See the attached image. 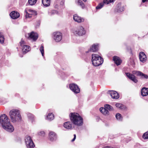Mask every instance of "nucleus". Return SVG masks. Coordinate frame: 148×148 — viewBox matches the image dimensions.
I'll return each mask as SVG.
<instances>
[{
	"mask_svg": "<svg viewBox=\"0 0 148 148\" xmlns=\"http://www.w3.org/2000/svg\"><path fill=\"white\" fill-rule=\"evenodd\" d=\"M0 123L3 129L7 131L12 132L14 128L10 123L9 119L5 114L1 115L0 117Z\"/></svg>",
	"mask_w": 148,
	"mask_h": 148,
	"instance_id": "nucleus-1",
	"label": "nucleus"
},
{
	"mask_svg": "<svg viewBox=\"0 0 148 148\" xmlns=\"http://www.w3.org/2000/svg\"><path fill=\"white\" fill-rule=\"evenodd\" d=\"M70 118L71 122L75 125L80 126L83 124V119L77 113H71L70 114Z\"/></svg>",
	"mask_w": 148,
	"mask_h": 148,
	"instance_id": "nucleus-2",
	"label": "nucleus"
},
{
	"mask_svg": "<svg viewBox=\"0 0 148 148\" xmlns=\"http://www.w3.org/2000/svg\"><path fill=\"white\" fill-rule=\"evenodd\" d=\"M10 115L12 122H16L21 121L22 118L19 110L17 109H13L9 112Z\"/></svg>",
	"mask_w": 148,
	"mask_h": 148,
	"instance_id": "nucleus-3",
	"label": "nucleus"
},
{
	"mask_svg": "<svg viewBox=\"0 0 148 148\" xmlns=\"http://www.w3.org/2000/svg\"><path fill=\"white\" fill-rule=\"evenodd\" d=\"M92 62L94 66H98L102 64L103 59L97 54H92Z\"/></svg>",
	"mask_w": 148,
	"mask_h": 148,
	"instance_id": "nucleus-4",
	"label": "nucleus"
},
{
	"mask_svg": "<svg viewBox=\"0 0 148 148\" xmlns=\"http://www.w3.org/2000/svg\"><path fill=\"white\" fill-rule=\"evenodd\" d=\"M74 34L76 36H82L86 33L85 31L82 26H79L74 29L73 31Z\"/></svg>",
	"mask_w": 148,
	"mask_h": 148,
	"instance_id": "nucleus-5",
	"label": "nucleus"
},
{
	"mask_svg": "<svg viewBox=\"0 0 148 148\" xmlns=\"http://www.w3.org/2000/svg\"><path fill=\"white\" fill-rule=\"evenodd\" d=\"M25 141L27 148H34V147L35 145L30 136H26Z\"/></svg>",
	"mask_w": 148,
	"mask_h": 148,
	"instance_id": "nucleus-6",
	"label": "nucleus"
},
{
	"mask_svg": "<svg viewBox=\"0 0 148 148\" xmlns=\"http://www.w3.org/2000/svg\"><path fill=\"white\" fill-rule=\"evenodd\" d=\"M20 44L21 47H22V50L23 53H25L30 51V47L26 45L25 42L22 39L20 42Z\"/></svg>",
	"mask_w": 148,
	"mask_h": 148,
	"instance_id": "nucleus-7",
	"label": "nucleus"
},
{
	"mask_svg": "<svg viewBox=\"0 0 148 148\" xmlns=\"http://www.w3.org/2000/svg\"><path fill=\"white\" fill-rule=\"evenodd\" d=\"M53 38L56 42H60L62 39V34L59 32H54L53 34Z\"/></svg>",
	"mask_w": 148,
	"mask_h": 148,
	"instance_id": "nucleus-8",
	"label": "nucleus"
},
{
	"mask_svg": "<svg viewBox=\"0 0 148 148\" xmlns=\"http://www.w3.org/2000/svg\"><path fill=\"white\" fill-rule=\"evenodd\" d=\"M70 89L75 93L77 94L79 92L80 90L77 85L75 84H72L69 85Z\"/></svg>",
	"mask_w": 148,
	"mask_h": 148,
	"instance_id": "nucleus-9",
	"label": "nucleus"
},
{
	"mask_svg": "<svg viewBox=\"0 0 148 148\" xmlns=\"http://www.w3.org/2000/svg\"><path fill=\"white\" fill-rule=\"evenodd\" d=\"M28 11L29 13L26 10H25V12L26 13V18H30L32 17V15L35 16L37 14V12L35 10L29 9L28 10Z\"/></svg>",
	"mask_w": 148,
	"mask_h": 148,
	"instance_id": "nucleus-10",
	"label": "nucleus"
},
{
	"mask_svg": "<svg viewBox=\"0 0 148 148\" xmlns=\"http://www.w3.org/2000/svg\"><path fill=\"white\" fill-rule=\"evenodd\" d=\"M28 38L34 41H35L38 38V34L36 33L32 32L28 34Z\"/></svg>",
	"mask_w": 148,
	"mask_h": 148,
	"instance_id": "nucleus-11",
	"label": "nucleus"
},
{
	"mask_svg": "<svg viewBox=\"0 0 148 148\" xmlns=\"http://www.w3.org/2000/svg\"><path fill=\"white\" fill-rule=\"evenodd\" d=\"M133 74L136 75L138 76H140L142 78L148 79V76L143 74L140 71H133L132 72Z\"/></svg>",
	"mask_w": 148,
	"mask_h": 148,
	"instance_id": "nucleus-12",
	"label": "nucleus"
},
{
	"mask_svg": "<svg viewBox=\"0 0 148 148\" xmlns=\"http://www.w3.org/2000/svg\"><path fill=\"white\" fill-rule=\"evenodd\" d=\"M139 58L140 61L143 62H145L147 59L146 56L145 55L144 53L143 52H141L140 53Z\"/></svg>",
	"mask_w": 148,
	"mask_h": 148,
	"instance_id": "nucleus-13",
	"label": "nucleus"
},
{
	"mask_svg": "<svg viewBox=\"0 0 148 148\" xmlns=\"http://www.w3.org/2000/svg\"><path fill=\"white\" fill-rule=\"evenodd\" d=\"M49 137L50 140L53 141H55L57 138L56 134L53 132H50L49 134Z\"/></svg>",
	"mask_w": 148,
	"mask_h": 148,
	"instance_id": "nucleus-14",
	"label": "nucleus"
},
{
	"mask_svg": "<svg viewBox=\"0 0 148 148\" xmlns=\"http://www.w3.org/2000/svg\"><path fill=\"white\" fill-rule=\"evenodd\" d=\"M126 75L127 77L134 82L136 83L138 82L136 78L133 75L129 73H126Z\"/></svg>",
	"mask_w": 148,
	"mask_h": 148,
	"instance_id": "nucleus-15",
	"label": "nucleus"
},
{
	"mask_svg": "<svg viewBox=\"0 0 148 148\" xmlns=\"http://www.w3.org/2000/svg\"><path fill=\"white\" fill-rule=\"evenodd\" d=\"M73 18L75 21L79 23L83 22L84 21V18L79 16L77 14L74 15Z\"/></svg>",
	"mask_w": 148,
	"mask_h": 148,
	"instance_id": "nucleus-16",
	"label": "nucleus"
},
{
	"mask_svg": "<svg viewBox=\"0 0 148 148\" xmlns=\"http://www.w3.org/2000/svg\"><path fill=\"white\" fill-rule=\"evenodd\" d=\"M11 17L14 19H16L18 18L20 14L18 12L15 11H12L10 14Z\"/></svg>",
	"mask_w": 148,
	"mask_h": 148,
	"instance_id": "nucleus-17",
	"label": "nucleus"
},
{
	"mask_svg": "<svg viewBox=\"0 0 148 148\" xmlns=\"http://www.w3.org/2000/svg\"><path fill=\"white\" fill-rule=\"evenodd\" d=\"M110 94L112 98L114 99H117L119 97L118 93L114 91H111L110 92Z\"/></svg>",
	"mask_w": 148,
	"mask_h": 148,
	"instance_id": "nucleus-18",
	"label": "nucleus"
},
{
	"mask_svg": "<svg viewBox=\"0 0 148 148\" xmlns=\"http://www.w3.org/2000/svg\"><path fill=\"white\" fill-rule=\"evenodd\" d=\"M64 127L67 129H73L72 122L69 121L64 123L63 124Z\"/></svg>",
	"mask_w": 148,
	"mask_h": 148,
	"instance_id": "nucleus-19",
	"label": "nucleus"
},
{
	"mask_svg": "<svg viewBox=\"0 0 148 148\" xmlns=\"http://www.w3.org/2000/svg\"><path fill=\"white\" fill-rule=\"evenodd\" d=\"M113 60L117 66L120 64L122 61L120 58L117 56H114L113 57Z\"/></svg>",
	"mask_w": 148,
	"mask_h": 148,
	"instance_id": "nucleus-20",
	"label": "nucleus"
},
{
	"mask_svg": "<svg viewBox=\"0 0 148 148\" xmlns=\"http://www.w3.org/2000/svg\"><path fill=\"white\" fill-rule=\"evenodd\" d=\"M98 44H93L92 47L90 48V49L88 50V52H95L97 51L98 50Z\"/></svg>",
	"mask_w": 148,
	"mask_h": 148,
	"instance_id": "nucleus-21",
	"label": "nucleus"
},
{
	"mask_svg": "<svg viewBox=\"0 0 148 148\" xmlns=\"http://www.w3.org/2000/svg\"><path fill=\"white\" fill-rule=\"evenodd\" d=\"M124 7L123 6H121V3H119L117 5L116 11L118 12H121L124 11Z\"/></svg>",
	"mask_w": 148,
	"mask_h": 148,
	"instance_id": "nucleus-22",
	"label": "nucleus"
},
{
	"mask_svg": "<svg viewBox=\"0 0 148 148\" xmlns=\"http://www.w3.org/2000/svg\"><path fill=\"white\" fill-rule=\"evenodd\" d=\"M141 94L143 96H146L148 95V88H143L141 90Z\"/></svg>",
	"mask_w": 148,
	"mask_h": 148,
	"instance_id": "nucleus-23",
	"label": "nucleus"
},
{
	"mask_svg": "<svg viewBox=\"0 0 148 148\" xmlns=\"http://www.w3.org/2000/svg\"><path fill=\"white\" fill-rule=\"evenodd\" d=\"M51 0H42V2L44 6L48 7L50 5Z\"/></svg>",
	"mask_w": 148,
	"mask_h": 148,
	"instance_id": "nucleus-24",
	"label": "nucleus"
},
{
	"mask_svg": "<svg viewBox=\"0 0 148 148\" xmlns=\"http://www.w3.org/2000/svg\"><path fill=\"white\" fill-rule=\"evenodd\" d=\"M100 111L103 114L106 115L108 113V110L106 108L102 107L101 108L99 109Z\"/></svg>",
	"mask_w": 148,
	"mask_h": 148,
	"instance_id": "nucleus-25",
	"label": "nucleus"
},
{
	"mask_svg": "<svg viewBox=\"0 0 148 148\" xmlns=\"http://www.w3.org/2000/svg\"><path fill=\"white\" fill-rule=\"evenodd\" d=\"M54 116L52 113H49L47 116V119L49 120H52L54 119Z\"/></svg>",
	"mask_w": 148,
	"mask_h": 148,
	"instance_id": "nucleus-26",
	"label": "nucleus"
},
{
	"mask_svg": "<svg viewBox=\"0 0 148 148\" xmlns=\"http://www.w3.org/2000/svg\"><path fill=\"white\" fill-rule=\"evenodd\" d=\"M75 3L77 5L80 6L82 8L84 6L83 2L81 0H76Z\"/></svg>",
	"mask_w": 148,
	"mask_h": 148,
	"instance_id": "nucleus-27",
	"label": "nucleus"
},
{
	"mask_svg": "<svg viewBox=\"0 0 148 148\" xmlns=\"http://www.w3.org/2000/svg\"><path fill=\"white\" fill-rule=\"evenodd\" d=\"M5 38L3 33L0 32V42L3 44L4 43Z\"/></svg>",
	"mask_w": 148,
	"mask_h": 148,
	"instance_id": "nucleus-28",
	"label": "nucleus"
},
{
	"mask_svg": "<svg viewBox=\"0 0 148 148\" xmlns=\"http://www.w3.org/2000/svg\"><path fill=\"white\" fill-rule=\"evenodd\" d=\"M104 3L103 2L99 3L98 5L96 7V9L97 10H99L101 9L104 6Z\"/></svg>",
	"mask_w": 148,
	"mask_h": 148,
	"instance_id": "nucleus-29",
	"label": "nucleus"
},
{
	"mask_svg": "<svg viewBox=\"0 0 148 148\" xmlns=\"http://www.w3.org/2000/svg\"><path fill=\"white\" fill-rule=\"evenodd\" d=\"M116 117L118 120L122 121V120L123 118L121 115L119 113H117L116 114Z\"/></svg>",
	"mask_w": 148,
	"mask_h": 148,
	"instance_id": "nucleus-30",
	"label": "nucleus"
},
{
	"mask_svg": "<svg viewBox=\"0 0 148 148\" xmlns=\"http://www.w3.org/2000/svg\"><path fill=\"white\" fill-rule=\"evenodd\" d=\"M115 106L117 108L121 110L123 109L124 108V106L121 103H116Z\"/></svg>",
	"mask_w": 148,
	"mask_h": 148,
	"instance_id": "nucleus-31",
	"label": "nucleus"
},
{
	"mask_svg": "<svg viewBox=\"0 0 148 148\" xmlns=\"http://www.w3.org/2000/svg\"><path fill=\"white\" fill-rule=\"evenodd\" d=\"M37 0H29L28 3L31 5H34L36 2Z\"/></svg>",
	"mask_w": 148,
	"mask_h": 148,
	"instance_id": "nucleus-32",
	"label": "nucleus"
},
{
	"mask_svg": "<svg viewBox=\"0 0 148 148\" xmlns=\"http://www.w3.org/2000/svg\"><path fill=\"white\" fill-rule=\"evenodd\" d=\"M105 108L106 109H107L110 110L112 111L113 109L111 106L108 104H106L105 105Z\"/></svg>",
	"mask_w": 148,
	"mask_h": 148,
	"instance_id": "nucleus-33",
	"label": "nucleus"
},
{
	"mask_svg": "<svg viewBox=\"0 0 148 148\" xmlns=\"http://www.w3.org/2000/svg\"><path fill=\"white\" fill-rule=\"evenodd\" d=\"M27 115L29 119L31 120L32 122V120L34 118V116L32 114L30 113H28Z\"/></svg>",
	"mask_w": 148,
	"mask_h": 148,
	"instance_id": "nucleus-34",
	"label": "nucleus"
},
{
	"mask_svg": "<svg viewBox=\"0 0 148 148\" xmlns=\"http://www.w3.org/2000/svg\"><path fill=\"white\" fill-rule=\"evenodd\" d=\"M40 50L42 56H43L44 54V47L42 45H41V47L40 49Z\"/></svg>",
	"mask_w": 148,
	"mask_h": 148,
	"instance_id": "nucleus-35",
	"label": "nucleus"
},
{
	"mask_svg": "<svg viewBox=\"0 0 148 148\" xmlns=\"http://www.w3.org/2000/svg\"><path fill=\"white\" fill-rule=\"evenodd\" d=\"M143 138L144 139H148V132H147L143 134Z\"/></svg>",
	"mask_w": 148,
	"mask_h": 148,
	"instance_id": "nucleus-36",
	"label": "nucleus"
},
{
	"mask_svg": "<svg viewBox=\"0 0 148 148\" xmlns=\"http://www.w3.org/2000/svg\"><path fill=\"white\" fill-rule=\"evenodd\" d=\"M57 3H60V4L62 5H63L64 4V0H57Z\"/></svg>",
	"mask_w": 148,
	"mask_h": 148,
	"instance_id": "nucleus-37",
	"label": "nucleus"
},
{
	"mask_svg": "<svg viewBox=\"0 0 148 148\" xmlns=\"http://www.w3.org/2000/svg\"><path fill=\"white\" fill-rule=\"evenodd\" d=\"M45 132L43 131H40L38 133V134L41 136H44L45 135Z\"/></svg>",
	"mask_w": 148,
	"mask_h": 148,
	"instance_id": "nucleus-38",
	"label": "nucleus"
},
{
	"mask_svg": "<svg viewBox=\"0 0 148 148\" xmlns=\"http://www.w3.org/2000/svg\"><path fill=\"white\" fill-rule=\"evenodd\" d=\"M57 13V12L55 10H53L51 12V13L49 14L50 15H52L53 14Z\"/></svg>",
	"mask_w": 148,
	"mask_h": 148,
	"instance_id": "nucleus-39",
	"label": "nucleus"
},
{
	"mask_svg": "<svg viewBox=\"0 0 148 148\" xmlns=\"http://www.w3.org/2000/svg\"><path fill=\"white\" fill-rule=\"evenodd\" d=\"M74 137L71 140L72 142L74 141L75 140V139H76V136L75 134H74Z\"/></svg>",
	"mask_w": 148,
	"mask_h": 148,
	"instance_id": "nucleus-40",
	"label": "nucleus"
},
{
	"mask_svg": "<svg viewBox=\"0 0 148 148\" xmlns=\"http://www.w3.org/2000/svg\"><path fill=\"white\" fill-rule=\"evenodd\" d=\"M148 1V0H142V2L143 3H145V2Z\"/></svg>",
	"mask_w": 148,
	"mask_h": 148,
	"instance_id": "nucleus-41",
	"label": "nucleus"
},
{
	"mask_svg": "<svg viewBox=\"0 0 148 148\" xmlns=\"http://www.w3.org/2000/svg\"><path fill=\"white\" fill-rule=\"evenodd\" d=\"M105 148H112L111 147H105Z\"/></svg>",
	"mask_w": 148,
	"mask_h": 148,
	"instance_id": "nucleus-42",
	"label": "nucleus"
},
{
	"mask_svg": "<svg viewBox=\"0 0 148 148\" xmlns=\"http://www.w3.org/2000/svg\"><path fill=\"white\" fill-rule=\"evenodd\" d=\"M83 1H86V0H83Z\"/></svg>",
	"mask_w": 148,
	"mask_h": 148,
	"instance_id": "nucleus-43",
	"label": "nucleus"
}]
</instances>
